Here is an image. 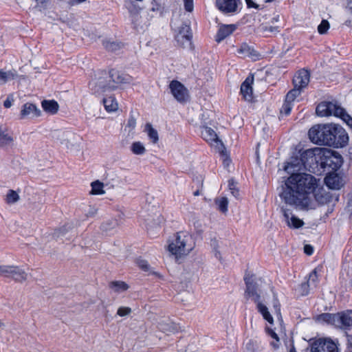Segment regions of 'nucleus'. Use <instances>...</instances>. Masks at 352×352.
<instances>
[{"label":"nucleus","instance_id":"obj_30","mask_svg":"<svg viewBox=\"0 0 352 352\" xmlns=\"http://www.w3.org/2000/svg\"><path fill=\"white\" fill-rule=\"evenodd\" d=\"M131 150L135 155H143L146 152L144 144L140 142H134L131 146Z\"/></svg>","mask_w":352,"mask_h":352},{"label":"nucleus","instance_id":"obj_31","mask_svg":"<svg viewBox=\"0 0 352 352\" xmlns=\"http://www.w3.org/2000/svg\"><path fill=\"white\" fill-rule=\"evenodd\" d=\"M301 90L302 89L299 88L294 87V89L287 94L285 100L293 104L296 98L300 95Z\"/></svg>","mask_w":352,"mask_h":352},{"label":"nucleus","instance_id":"obj_22","mask_svg":"<svg viewBox=\"0 0 352 352\" xmlns=\"http://www.w3.org/2000/svg\"><path fill=\"white\" fill-rule=\"evenodd\" d=\"M28 274L19 266L12 265L10 278L18 282H23L27 279Z\"/></svg>","mask_w":352,"mask_h":352},{"label":"nucleus","instance_id":"obj_20","mask_svg":"<svg viewBox=\"0 0 352 352\" xmlns=\"http://www.w3.org/2000/svg\"><path fill=\"white\" fill-rule=\"evenodd\" d=\"M327 186L333 190H338L343 186L341 177L336 173H330L324 178Z\"/></svg>","mask_w":352,"mask_h":352},{"label":"nucleus","instance_id":"obj_60","mask_svg":"<svg viewBox=\"0 0 352 352\" xmlns=\"http://www.w3.org/2000/svg\"><path fill=\"white\" fill-rule=\"evenodd\" d=\"M3 325V323L0 321V327Z\"/></svg>","mask_w":352,"mask_h":352},{"label":"nucleus","instance_id":"obj_8","mask_svg":"<svg viewBox=\"0 0 352 352\" xmlns=\"http://www.w3.org/2000/svg\"><path fill=\"white\" fill-rule=\"evenodd\" d=\"M311 352H338L337 344L329 338H319L312 342Z\"/></svg>","mask_w":352,"mask_h":352},{"label":"nucleus","instance_id":"obj_28","mask_svg":"<svg viewBox=\"0 0 352 352\" xmlns=\"http://www.w3.org/2000/svg\"><path fill=\"white\" fill-rule=\"evenodd\" d=\"M145 132H146L149 140L153 143L156 144L159 140L158 133L150 123L145 125Z\"/></svg>","mask_w":352,"mask_h":352},{"label":"nucleus","instance_id":"obj_48","mask_svg":"<svg viewBox=\"0 0 352 352\" xmlns=\"http://www.w3.org/2000/svg\"><path fill=\"white\" fill-rule=\"evenodd\" d=\"M304 251L307 255H311L314 253V249L310 245H305L304 247Z\"/></svg>","mask_w":352,"mask_h":352},{"label":"nucleus","instance_id":"obj_6","mask_svg":"<svg viewBox=\"0 0 352 352\" xmlns=\"http://www.w3.org/2000/svg\"><path fill=\"white\" fill-rule=\"evenodd\" d=\"M333 126V124L314 125L308 132L311 142L318 145L329 146L330 144L334 142H332Z\"/></svg>","mask_w":352,"mask_h":352},{"label":"nucleus","instance_id":"obj_17","mask_svg":"<svg viewBox=\"0 0 352 352\" xmlns=\"http://www.w3.org/2000/svg\"><path fill=\"white\" fill-rule=\"evenodd\" d=\"M253 80V77H248L241 85V94L242 95L244 100L248 102H252L253 100L252 87Z\"/></svg>","mask_w":352,"mask_h":352},{"label":"nucleus","instance_id":"obj_24","mask_svg":"<svg viewBox=\"0 0 352 352\" xmlns=\"http://www.w3.org/2000/svg\"><path fill=\"white\" fill-rule=\"evenodd\" d=\"M13 142L12 135L6 129L0 127V147L11 145Z\"/></svg>","mask_w":352,"mask_h":352},{"label":"nucleus","instance_id":"obj_4","mask_svg":"<svg viewBox=\"0 0 352 352\" xmlns=\"http://www.w3.org/2000/svg\"><path fill=\"white\" fill-rule=\"evenodd\" d=\"M195 246L193 236L187 231H180L169 241L168 250L176 258H180L188 255Z\"/></svg>","mask_w":352,"mask_h":352},{"label":"nucleus","instance_id":"obj_55","mask_svg":"<svg viewBox=\"0 0 352 352\" xmlns=\"http://www.w3.org/2000/svg\"><path fill=\"white\" fill-rule=\"evenodd\" d=\"M278 342H276V340L275 342H272L271 343V345H272L274 348H275V349H276V348H278Z\"/></svg>","mask_w":352,"mask_h":352},{"label":"nucleus","instance_id":"obj_62","mask_svg":"<svg viewBox=\"0 0 352 352\" xmlns=\"http://www.w3.org/2000/svg\"><path fill=\"white\" fill-rule=\"evenodd\" d=\"M350 352H352V351H351Z\"/></svg>","mask_w":352,"mask_h":352},{"label":"nucleus","instance_id":"obj_23","mask_svg":"<svg viewBox=\"0 0 352 352\" xmlns=\"http://www.w3.org/2000/svg\"><path fill=\"white\" fill-rule=\"evenodd\" d=\"M42 108L43 110L50 114H55L58 112L59 105L58 102L54 100H43L41 103Z\"/></svg>","mask_w":352,"mask_h":352},{"label":"nucleus","instance_id":"obj_5","mask_svg":"<svg viewBox=\"0 0 352 352\" xmlns=\"http://www.w3.org/2000/svg\"><path fill=\"white\" fill-rule=\"evenodd\" d=\"M316 112L320 117L333 116L340 118L352 128V118L336 102H322L318 104Z\"/></svg>","mask_w":352,"mask_h":352},{"label":"nucleus","instance_id":"obj_54","mask_svg":"<svg viewBox=\"0 0 352 352\" xmlns=\"http://www.w3.org/2000/svg\"><path fill=\"white\" fill-rule=\"evenodd\" d=\"M347 343L351 351H352V335L347 336Z\"/></svg>","mask_w":352,"mask_h":352},{"label":"nucleus","instance_id":"obj_9","mask_svg":"<svg viewBox=\"0 0 352 352\" xmlns=\"http://www.w3.org/2000/svg\"><path fill=\"white\" fill-rule=\"evenodd\" d=\"M332 132V142L335 141V142H333L332 144H330L329 146H333L335 148H342L348 144V134L342 126L334 124L333 130Z\"/></svg>","mask_w":352,"mask_h":352},{"label":"nucleus","instance_id":"obj_32","mask_svg":"<svg viewBox=\"0 0 352 352\" xmlns=\"http://www.w3.org/2000/svg\"><path fill=\"white\" fill-rule=\"evenodd\" d=\"M91 194L93 195H102L104 193V190H103L104 184L99 182L95 181L93 182L91 184Z\"/></svg>","mask_w":352,"mask_h":352},{"label":"nucleus","instance_id":"obj_34","mask_svg":"<svg viewBox=\"0 0 352 352\" xmlns=\"http://www.w3.org/2000/svg\"><path fill=\"white\" fill-rule=\"evenodd\" d=\"M158 328L160 331L165 333H171L175 331V327L172 322H165L162 321L158 324Z\"/></svg>","mask_w":352,"mask_h":352},{"label":"nucleus","instance_id":"obj_40","mask_svg":"<svg viewBox=\"0 0 352 352\" xmlns=\"http://www.w3.org/2000/svg\"><path fill=\"white\" fill-rule=\"evenodd\" d=\"M329 28V23L327 20L323 19L320 24L318 26V31L322 34L327 32Z\"/></svg>","mask_w":352,"mask_h":352},{"label":"nucleus","instance_id":"obj_10","mask_svg":"<svg viewBox=\"0 0 352 352\" xmlns=\"http://www.w3.org/2000/svg\"><path fill=\"white\" fill-rule=\"evenodd\" d=\"M244 281L246 285L245 296L251 298L256 304L260 302L261 296L257 292V285L253 280L252 275L245 273Z\"/></svg>","mask_w":352,"mask_h":352},{"label":"nucleus","instance_id":"obj_19","mask_svg":"<svg viewBox=\"0 0 352 352\" xmlns=\"http://www.w3.org/2000/svg\"><path fill=\"white\" fill-rule=\"evenodd\" d=\"M337 325L340 328L352 326V310L337 314Z\"/></svg>","mask_w":352,"mask_h":352},{"label":"nucleus","instance_id":"obj_59","mask_svg":"<svg viewBox=\"0 0 352 352\" xmlns=\"http://www.w3.org/2000/svg\"><path fill=\"white\" fill-rule=\"evenodd\" d=\"M274 0H266L265 2L266 3H270V2H272Z\"/></svg>","mask_w":352,"mask_h":352},{"label":"nucleus","instance_id":"obj_15","mask_svg":"<svg viewBox=\"0 0 352 352\" xmlns=\"http://www.w3.org/2000/svg\"><path fill=\"white\" fill-rule=\"evenodd\" d=\"M281 211L287 225L290 228L298 229L304 225L303 221L294 215L290 210L283 208Z\"/></svg>","mask_w":352,"mask_h":352},{"label":"nucleus","instance_id":"obj_44","mask_svg":"<svg viewBox=\"0 0 352 352\" xmlns=\"http://www.w3.org/2000/svg\"><path fill=\"white\" fill-rule=\"evenodd\" d=\"M228 186H229V189H230L231 193L232 194V195L235 197H238V196L239 195V190L236 188L234 182L230 181Z\"/></svg>","mask_w":352,"mask_h":352},{"label":"nucleus","instance_id":"obj_50","mask_svg":"<svg viewBox=\"0 0 352 352\" xmlns=\"http://www.w3.org/2000/svg\"><path fill=\"white\" fill-rule=\"evenodd\" d=\"M245 2L248 8H254L256 9H258L259 8V6L253 2L252 0H245Z\"/></svg>","mask_w":352,"mask_h":352},{"label":"nucleus","instance_id":"obj_47","mask_svg":"<svg viewBox=\"0 0 352 352\" xmlns=\"http://www.w3.org/2000/svg\"><path fill=\"white\" fill-rule=\"evenodd\" d=\"M97 213V209L95 207L89 206L86 214L87 217H94Z\"/></svg>","mask_w":352,"mask_h":352},{"label":"nucleus","instance_id":"obj_61","mask_svg":"<svg viewBox=\"0 0 352 352\" xmlns=\"http://www.w3.org/2000/svg\"><path fill=\"white\" fill-rule=\"evenodd\" d=\"M195 195H198V192H195Z\"/></svg>","mask_w":352,"mask_h":352},{"label":"nucleus","instance_id":"obj_2","mask_svg":"<svg viewBox=\"0 0 352 352\" xmlns=\"http://www.w3.org/2000/svg\"><path fill=\"white\" fill-rule=\"evenodd\" d=\"M133 78L116 69H111L109 73L98 71L94 78L89 82V87L94 94H102L118 88L121 84H129Z\"/></svg>","mask_w":352,"mask_h":352},{"label":"nucleus","instance_id":"obj_36","mask_svg":"<svg viewBox=\"0 0 352 352\" xmlns=\"http://www.w3.org/2000/svg\"><path fill=\"white\" fill-rule=\"evenodd\" d=\"M320 318L323 321H325L329 323H331L334 324L335 326L337 325V314H323L320 316Z\"/></svg>","mask_w":352,"mask_h":352},{"label":"nucleus","instance_id":"obj_46","mask_svg":"<svg viewBox=\"0 0 352 352\" xmlns=\"http://www.w3.org/2000/svg\"><path fill=\"white\" fill-rule=\"evenodd\" d=\"M118 225V221L116 220H113L111 222L109 226H108L107 223H105L102 225V228L104 230H110L111 228L116 227Z\"/></svg>","mask_w":352,"mask_h":352},{"label":"nucleus","instance_id":"obj_13","mask_svg":"<svg viewBox=\"0 0 352 352\" xmlns=\"http://www.w3.org/2000/svg\"><path fill=\"white\" fill-rule=\"evenodd\" d=\"M201 135L205 141L212 146H222V142L218 138L216 132L210 127L202 126L201 128Z\"/></svg>","mask_w":352,"mask_h":352},{"label":"nucleus","instance_id":"obj_43","mask_svg":"<svg viewBox=\"0 0 352 352\" xmlns=\"http://www.w3.org/2000/svg\"><path fill=\"white\" fill-rule=\"evenodd\" d=\"M138 266L145 272H149L150 266L148 262L145 260L138 259L137 261Z\"/></svg>","mask_w":352,"mask_h":352},{"label":"nucleus","instance_id":"obj_33","mask_svg":"<svg viewBox=\"0 0 352 352\" xmlns=\"http://www.w3.org/2000/svg\"><path fill=\"white\" fill-rule=\"evenodd\" d=\"M215 204L218 206V209L223 213L228 211V200L226 197H220L215 200Z\"/></svg>","mask_w":352,"mask_h":352},{"label":"nucleus","instance_id":"obj_25","mask_svg":"<svg viewBox=\"0 0 352 352\" xmlns=\"http://www.w3.org/2000/svg\"><path fill=\"white\" fill-rule=\"evenodd\" d=\"M102 102L108 112L116 111L118 108V102L113 96L103 98Z\"/></svg>","mask_w":352,"mask_h":352},{"label":"nucleus","instance_id":"obj_41","mask_svg":"<svg viewBox=\"0 0 352 352\" xmlns=\"http://www.w3.org/2000/svg\"><path fill=\"white\" fill-rule=\"evenodd\" d=\"M131 313V309L128 307H120L118 308L117 311V314L120 316H126L129 315Z\"/></svg>","mask_w":352,"mask_h":352},{"label":"nucleus","instance_id":"obj_11","mask_svg":"<svg viewBox=\"0 0 352 352\" xmlns=\"http://www.w3.org/2000/svg\"><path fill=\"white\" fill-rule=\"evenodd\" d=\"M170 92L174 98L179 102L187 100L188 97V89L178 80H172L169 85Z\"/></svg>","mask_w":352,"mask_h":352},{"label":"nucleus","instance_id":"obj_53","mask_svg":"<svg viewBox=\"0 0 352 352\" xmlns=\"http://www.w3.org/2000/svg\"><path fill=\"white\" fill-rule=\"evenodd\" d=\"M274 307L275 309L276 313L278 315H280V304L278 302H274Z\"/></svg>","mask_w":352,"mask_h":352},{"label":"nucleus","instance_id":"obj_51","mask_svg":"<svg viewBox=\"0 0 352 352\" xmlns=\"http://www.w3.org/2000/svg\"><path fill=\"white\" fill-rule=\"evenodd\" d=\"M267 330L268 334L272 338H274L275 340H276L277 342H279V338H278L277 334L272 329H267Z\"/></svg>","mask_w":352,"mask_h":352},{"label":"nucleus","instance_id":"obj_16","mask_svg":"<svg viewBox=\"0 0 352 352\" xmlns=\"http://www.w3.org/2000/svg\"><path fill=\"white\" fill-rule=\"evenodd\" d=\"M41 115V111L33 104L27 102L22 106L20 118L24 119L29 117H38Z\"/></svg>","mask_w":352,"mask_h":352},{"label":"nucleus","instance_id":"obj_27","mask_svg":"<svg viewBox=\"0 0 352 352\" xmlns=\"http://www.w3.org/2000/svg\"><path fill=\"white\" fill-rule=\"evenodd\" d=\"M258 311L262 315L263 318L270 324H273L274 319L268 311V308L261 302L256 304Z\"/></svg>","mask_w":352,"mask_h":352},{"label":"nucleus","instance_id":"obj_49","mask_svg":"<svg viewBox=\"0 0 352 352\" xmlns=\"http://www.w3.org/2000/svg\"><path fill=\"white\" fill-rule=\"evenodd\" d=\"M12 101H13L12 98L10 97V96H8L7 98V99L4 101L3 106L6 108H10L12 106Z\"/></svg>","mask_w":352,"mask_h":352},{"label":"nucleus","instance_id":"obj_14","mask_svg":"<svg viewBox=\"0 0 352 352\" xmlns=\"http://www.w3.org/2000/svg\"><path fill=\"white\" fill-rule=\"evenodd\" d=\"M310 74L307 69L299 70L294 76V87L302 89L306 87L309 82Z\"/></svg>","mask_w":352,"mask_h":352},{"label":"nucleus","instance_id":"obj_42","mask_svg":"<svg viewBox=\"0 0 352 352\" xmlns=\"http://www.w3.org/2000/svg\"><path fill=\"white\" fill-rule=\"evenodd\" d=\"M12 78V74L10 72H6L0 70V85L6 82L8 79Z\"/></svg>","mask_w":352,"mask_h":352},{"label":"nucleus","instance_id":"obj_39","mask_svg":"<svg viewBox=\"0 0 352 352\" xmlns=\"http://www.w3.org/2000/svg\"><path fill=\"white\" fill-rule=\"evenodd\" d=\"M292 108L293 104L285 100V102L283 103L280 109V113L288 116L291 113Z\"/></svg>","mask_w":352,"mask_h":352},{"label":"nucleus","instance_id":"obj_57","mask_svg":"<svg viewBox=\"0 0 352 352\" xmlns=\"http://www.w3.org/2000/svg\"><path fill=\"white\" fill-rule=\"evenodd\" d=\"M289 352H296V351L295 348L293 346V347L290 349Z\"/></svg>","mask_w":352,"mask_h":352},{"label":"nucleus","instance_id":"obj_58","mask_svg":"<svg viewBox=\"0 0 352 352\" xmlns=\"http://www.w3.org/2000/svg\"><path fill=\"white\" fill-rule=\"evenodd\" d=\"M349 6H350V8L352 9V0H350Z\"/></svg>","mask_w":352,"mask_h":352},{"label":"nucleus","instance_id":"obj_35","mask_svg":"<svg viewBox=\"0 0 352 352\" xmlns=\"http://www.w3.org/2000/svg\"><path fill=\"white\" fill-rule=\"evenodd\" d=\"M19 199V195H18V193L13 190H9L7 195H6V201L8 204H14L16 203V201H18Z\"/></svg>","mask_w":352,"mask_h":352},{"label":"nucleus","instance_id":"obj_52","mask_svg":"<svg viewBox=\"0 0 352 352\" xmlns=\"http://www.w3.org/2000/svg\"><path fill=\"white\" fill-rule=\"evenodd\" d=\"M136 122L133 118H130L128 120L127 126L133 129L135 127Z\"/></svg>","mask_w":352,"mask_h":352},{"label":"nucleus","instance_id":"obj_12","mask_svg":"<svg viewBox=\"0 0 352 352\" xmlns=\"http://www.w3.org/2000/svg\"><path fill=\"white\" fill-rule=\"evenodd\" d=\"M233 47H236V52L243 58L248 57L253 60H257L265 56L264 52H258L250 45H233Z\"/></svg>","mask_w":352,"mask_h":352},{"label":"nucleus","instance_id":"obj_3","mask_svg":"<svg viewBox=\"0 0 352 352\" xmlns=\"http://www.w3.org/2000/svg\"><path fill=\"white\" fill-rule=\"evenodd\" d=\"M305 165L320 164L322 168H329L336 170L342 164V157L337 152L323 148H314L306 150L302 155Z\"/></svg>","mask_w":352,"mask_h":352},{"label":"nucleus","instance_id":"obj_38","mask_svg":"<svg viewBox=\"0 0 352 352\" xmlns=\"http://www.w3.org/2000/svg\"><path fill=\"white\" fill-rule=\"evenodd\" d=\"M12 265H0V276L10 278Z\"/></svg>","mask_w":352,"mask_h":352},{"label":"nucleus","instance_id":"obj_37","mask_svg":"<svg viewBox=\"0 0 352 352\" xmlns=\"http://www.w3.org/2000/svg\"><path fill=\"white\" fill-rule=\"evenodd\" d=\"M310 289H311V287H309V285L305 282L302 283L298 286V287L296 289V292L298 295L304 296L309 294Z\"/></svg>","mask_w":352,"mask_h":352},{"label":"nucleus","instance_id":"obj_7","mask_svg":"<svg viewBox=\"0 0 352 352\" xmlns=\"http://www.w3.org/2000/svg\"><path fill=\"white\" fill-rule=\"evenodd\" d=\"M215 5L222 13L228 15L237 14L242 8L241 0H216Z\"/></svg>","mask_w":352,"mask_h":352},{"label":"nucleus","instance_id":"obj_29","mask_svg":"<svg viewBox=\"0 0 352 352\" xmlns=\"http://www.w3.org/2000/svg\"><path fill=\"white\" fill-rule=\"evenodd\" d=\"M319 271H320V269L319 267H316L309 274V279L307 281V283L309 285V287H311V289L316 288L317 287L318 283Z\"/></svg>","mask_w":352,"mask_h":352},{"label":"nucleus","instance_id":"obj_45","mask_svg":"<svg viewBox=\"0 0 352 352\" xmlns=\"http://www.w3.org/2000/svg\"><path fill=\"white\" fill-rule=\"evenodd\" d=\"M183 1L185 10L187 12H192L194 8L193 0H183Z\"/></svg>","mask_w":352,"mask_h":352},{"label":"nucleus","instance_id":"obj_1","mask_svg":"<svg viewBox=\"0 0 352 352\" xmlns=\"http://www.w3.org/2000/svg\"><path fill=\"white\" fill-rule=\"evenodd\" d=\"M318 182L319 180L310 174L293 173L285 180L280 197L287 204L307 209L310 206L312 194L317 201H324L323 196H319L323 189L318 188Z\"/></svg>","mask_w":352,"mask_h":352},{"label":"nucleus","instance_id":"obj_21","mask_svg":"<svg viewBox=\"0 0 352 352\" xmlns=\"http://www.w3.org/2000/svg\"><path fill=\"white\" fill-rule=\"evenodd\" d=\"M236 29V25L234 24L223 25L221 26L216 36V41L220 43L225 38L232 34Z\"/></svg>","mask_w":352,"mask_h":352},{"label":"nucleus","instance_id":"obj_18","mask_svg":"<svg viewBox=\"0 0 352 352\" xmlns=\"http://www.w3.org/2000/svg\"><path fill=\"white\" fill-rule=\"evenodd\" d=\"M192 32L190 26L187 25H183L177 34L175 35V40L180 44H184L185 43H191L192 40Z\"/></svg>","mask_w":352,"mask_h":352},{"label":"nucleus","instance_id":"obj_56","mask_svg":"<svg viewBox=\"0 0 352 352\" xmlns=\"http://www.w3.org/2000/svg\"><path fill=\"white\" fill-rule=\"evenodd\" d=\"M86 0H75V2L77 3H82L85 1Z\"/></svg>","mask_w":352,"mask_h":352},{"label":"nucleus","instance_id":"obj_26","mask_svg":"<svg viewBox=\"0 0 352 352\" xmlns=\"http://www.w3.org/2000/svg\"><path fill=\"white\" fill-rule=\"evenodd\" d=\"M109 288L116 293H122L129 289V285L124 281L115 280L109 283Z\"/></svg>","mask_w":352,"mask_h":352}]
</instances>
